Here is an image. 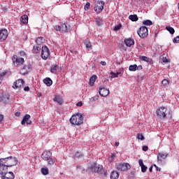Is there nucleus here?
Masks as SVG:
<instances>
[{
  "label": "nucleus",
  "instance_id": "obj_38",
  "mask_svg": "<svg viewBox=\"0 0 179 179\" xmlns=\"http://www.w3.org/2000/svg\"><path fill=\"white\" fill-rule=\"evenodd\" d=\"M166 29L168 31H169L170 34H173V33H176L174 28L171 27H166Z\"/></svg>",
  "mask_w": 179,
  "mask_h": 179
},
{
  "label": "nucleus",
  "instance_id": "obj_51",
  "mask_svg": "<svg viewBox=\"0 0 179 179\" xmlns=\"http://www.w3.org/2000/svg\"><path fill=\"white\" fill-rule=\"evenodd\" d=\"M96 100H97V98H96L94 96L90 99V101H91V102L96 101Z\"/></svg>",
  "mask_w": 179,
  "mask_h": 179
},
{
  "label": "nucleus",
  "instance_id": "obj_62",
  "mask_svg": "<svg viewBox=\"0 0 179 179\" xmlns=\"http://www.w3.org/2000/svg\"><path fill=\"white\" fill-rule=\"evenodd\" d=\"M85 170L83 169V170L81 171V173H85Z\"/></svg>",
  "mask_w": 179,
  "mask_h": 179
},
{
  "label": "nucleus",
  "instance_id": "obj_42",
  "mask_svg": "<svg viewBox=\"0 0 179 179\" xmlns=\"http://www.w3.org/2000/svg\"><path fill=\"white\" fill-rule=\"evenodd\" d=\"M121 27H122V25L121 24H119L118 25H116L113 30L114 31H118V30H120V29H121Z\"/></svg>",
  "mask_w": 179,
  "mask_h": 179
},
{
  "label": "nucleus",
  "instance_id": "obj_14",
  "mask_svg": "<svg viewBox=\"0 0 179 179\" xmlns=\"http://www.w3.org/2000/svg\"><path fill=\"white\" fill-rule=\"evenodd\" d=\"M1 179H15V174L13 172H6L3 176H0Z\"/></svg>",
  "mask_w": 179,
  "mask_h": 179
},
{
  "label": "nucleus",
  "instance_id": "obj_29",
  "mask_svg": "<svg viewBox=\"0 0 179 179\" xmlns=\"http://www.w3.org/2000/svg\"><path fill=\"white\" fill-rule=\"evenodd\" d=\"M120 177V173L117 171H113L110 173V179H118Z\"/></svg>",
  "mask_w": 179,
  "mask_h": 179
},
{
  "label": "nucleus",
  "instance_id": "obj_60",
  "mask_svg": "<svg viewBox=\"0 0 179 179\" xmlns=\"http://www.w3.org/2000/svg\"><path fill=\"white\" fill-rule=\"evenodd\" d=\"M115 146H116V147H117V146H120V143L116 142L115 144Z\"/></svg>",
  "mask_w": 179,
  "mask_h": 179
},
{
  "label": "nucleus",
  "instance_id": "obj_47",
  "mask_svg": "<svg viewBox=\"0 0 179 179\" xmlns=\"http://www.w3.org/2000/svg\"><path fill=\"white\" fill-rule=\"evenodd\" d=\"M89 8H90V3L87 2L86 4L85 5V9H89Z\"/></svg>",
  "mask_w": 179,
  "mask_h": 179
},
{
  "label": "nucleus",
  "instance_id": "obj_6",
  "mask_svg": "<svg viewBox=\"0 0 179 179\" xmlns=\"http://www.w3.org/2000/svg\"><path fill=\"white\" fill-rule=\"evenodd\" d=\"M104 9V1H98L95 2L94 10L96 13H101Z\"/></svg>",
  "mask_w": 179,
  "mask_h": 179
},
{
  "label": "nucleus",
  "instance_id": "obj_5",
  "mask_svg": "<svg viewBox=\"0 0 179 179\" xmlns=\"http://www.w3.org/2000/svg\"><path fill=\"white\" fill-rule=\"evenodd\" d=\"M115 169L119 171H128L131 169V165L128 163L121 162L116 164Z\"/></svg>",
  "mask_w": 179,
  "mask_h": 179
},
{
  "label": "nucleus",
  "instance_id": "obj_7",
  "mask_svg": "<svg viewBox=\"0 0 179 179\" xmlns=\"http://www.w3.org/2000/svg\"><path fill=\"white\" fill-rule=\"evenodd\" d=\"M139 37L141 38H145V37H148V27H140L139 31H137Z\"/></svg>",
  "mask_w": 179,
  "mask_h": 179
},
{
  "label": "nucleus",
  "instance_id": "obj_52",
  "mask_svg": "<svg viewBox=\"0 0 179 179\" xmlns=\"http://www.w3.org/2000/svg\"><path fill=\"white\" fill-rule=\"evenodd\" d=\"M24 92H29V91L30 90V87H25L24 88Z\"/></svg>",
  "mask_w": 179,
  "mask_h": 179
},
{
  "label": "nucleus",
  "instance_id": "obj_34",
  "mask_svg": "<svg viewBox=\"0 0 179 179\" xmlns=\"http://www.w3.org/2000/svg\"><path fill=\"white\" fill-rule=\"evenodd\" d=\"M139 59L141 61H144L145 62H152V59H149L148 57L146 56H140Z\"/></svg>",
  "mask_w": 179,
  "mask_h": 179
},
{
  "label": "nucleus",
  "instance_id": "obj_15",
  "mask_svg": "<svg viewBox=\"0 0 179 179\" xmlns=\"http://www.w3.org/2000/svg\"><path fill=\"white\" fill-rule=\"evenodd\" d=\"M1 100L4 104H8V103L10 101V95L6 93L3 94L2 96L1 97Z\"/></svg>",
  "mask_w": 179,
  "mask_h": 179
},
{
  "label": "nucleus",
  "instance_id": "obj_61",
  "mask_svg": "<svg viewBox=\"0 0 179 179\" xmlns=\"http://www.w3.org/2000/svg\"><path fill=\"white\" fill-rule=\"evenodd\" d=\"M77 169H82V166L78 165V166H77Z\"/></svg>",
  "mask_w": 179,
  "mask_h": 179
},
{
  "label": "nucleus",
  "instance_id": "obj_40",
  "mask_svg": "<svg viewBox=\"0 0 179 179\" xmlns=\"http://www.w3.org/2000/svg\"><path fill=\"white\" fill-rule=\"evenodd\" d=\"M75 157H78V159H80V157H83V155L79 152H76L74 155Z\"/></svg>",
  "mask_w": 179,
  "mask_h": 179
},
{
  "label": "nucleus",
  "instance_id": "obj_22",
  "mask_svg": "<svg viewBox=\"0 0 179 179\" xmlns=\"http://www.w3.org/2000/svg\"><path fill=\"white\" fill-rule=\"evenodd\" d=\"M54 101H56V103H58L60 106L64 104V100L62 99V96L57 95L55 96Z\"/></svg>",
  "mask_w": 179,
  "mask_h": 179
},
{
  "label": "nucleus",
  "instance_id": "obj_26",
  "mask_svg": "<svg viewBox=\"0 0 179 179\" xmlns=\"http://www.w3.org/2000/svg\"><path fill=\"white\" fill-rule=\"evenodd\" d=\"M124 44H126L127 47H131V45H134L135 44V41L131 38L125 39Z\"/></svg>",
  "mask_w": 179,
  "mask_h": 179
},
{
  "label": "nucleus",
  "instance_id": "obj_36",
  "mask_svg": "<svg viewBox=\"0 0 179 179\" xmlns=\"http://www.w3.org/2000/svg\"><path fill=\"white\" fill-rule=\"evenodd\" d=\"M41 173L43 176H47L49 173L48 168H41Z\"/></svg>",
  "mask_w": 179,
  "mask_h": 179
},
{
  "label": "nucleus",
  "instance_id": "obj_25",
  "mask_svg": "<svg viewBox=\"0 0 179 179\" xmlns=\"http://www.w3.org/2000/svg\"><path fill=\"white\" fill-rule=\"evenodd\" d=\"M20 22L21 23H23V24L29 23V17L26 15H22L20 17Z\"/></svg>",
  "mask_w": 179,
  "mask_h": 179
},
{
  "label": "nucleus",
  "instance_id": "obj_18",
  "mask_svg": "<svg viewBox=\"0 0 179 179\" xmlns=\"http://www.w3.org/2000/svg\"><path fill=\"white\" fill-rule=\"evenodd\" d=\"M50 72H51V73H55L56 75V73L57 72H59V66H58L56 64L51 65L50 66Z\"/></svg>",
  "mask_w": 179,
  "mask_h": 179
},
{
  "label": "nucleus",
  "instance_id": "obj_20",
  "mask_svg": "<svg viewBox=\"0 0 179 179\" xmlns=\"http://www.w3.org/2000/svg\"><path fill=\"white\" fill-rule=\"evenodd\" d=\"M138 164H139L140 167H141V172L146 173V171H148V166H145V164H143V160L139 159Z\"/></svg>",
  "mask_w": 179,
  "mask_h": 179
},
{
  "label": "nucleus",
  "instance_id": "obj_27",
  "mask_svg": "<svg viewBox=\"0 0 179 179\" xmlns=\"http://www.w3.org/2000/svg\"><path fill=\"white\" fill-rule=\"evenodd\" d=\"M6 173H8V168L6 166H3V165L0 164V177L3 176Z\"/></svg>",
  "mask_w": 179,
  "mask_h": 179
},
{
  "label": "nucleus",
  "instance_id": "obj_12",
  "mask_svg": "<svg viewBox=\"0 0 179 179\" xmlns=\"http://www.w3.org/2000/svg\"><path fill=\"white\" fill-rule=\"evenodd\" d=\"M24 86V80L23 79H18L15 81L13 85V89H20Z\"/></svg>",
  "mask_w": 179,
  "mask_h": 179
},
{
  "label": "nucleus",
  "instance_id": "obj_37",
  "mask_svg": "<svg viewBox=\"0 0 179 179\" xmlns=\"http://www.w3.org/2000/svg\"><path fill=\"white\" fill-rule=\"evenodd\" d=\"M121 74V72L117 71L116 73L110 72V78H118V75Z\"/></svg>",
  "mask_w": 179,
  "mask_h": 179
},
{
  "label": "nucleus",
  "instance_id": "obj_4",
  "mask_svg": "<svg viewBox=\"0 0 179 179\" xmlns=\"http://www.w3.org/2000/svg\"><path fill=\"white\" fill-rule=\"evenodd\" d=\"M101 170H103V166L101 165H97L96 164H91L86 170L88 173H101Z\"/></svg>",
  "mask_w": 179,
  "mask_h": 179
},
{
  "label": "nucleus",
  "instance_id": "obj_8",
  "mask_svg": "<svg viewBox=\"0 0 179 179\" xmlns=\"http://www.w3.org/2000/svg\"><path fill=\"white\" fill-rule=\"evenodd\" d=\"M8 160H7V168L8 167H12L13 166H16L17 164V158L15 157H8Z\"/></svg>",
  "mask_w": 179,
  "mask_h": 179
},
{
  "label": "nucleus",
  "instance_id": "obj_41",
  "mask_svg": "<svg viewBox=\"0 0 179 179\" xmlns=\"http://www.w3.org/2000/svg\"><path fill=\"white\" fill-rule=\"evenodd\" d=\"M54 29H55V30H56V31H61V23L59 24L58 25L54 26Z\"/></svg>",
  "mask_w": 179,
  "mask_h": 179
},
{
  "label": "nucleus",
  "instance_id": "obj_21",
  "mask_svg": "<svg viewBox=\"0 0 179 179\" xmlns=\"http://www.w3.org/2000/svg\"><path fill=\"white\" fill-rule=\"evenodd\" d=\"M60 25L62 33H68L69 31V25H66L65 23H60Z\"/></svg>",
  "mask_w": 179,
  "mask_h": 179
},
{
  "label": "nucleus",
  "instance_id": "obj_54",
  "mask_svg": "<svg viewBox=\"0 0 179 179\" xmlns=\"http://www.w3.org/2000/svg\"><path fill=\"white\" fill-rule=\"evenodd\" d=\"M96 24H98V26H101V21L99 20H96Z\"/></svg>",
  "mask_w": 179,
  "mask_h": 179
},
{
  "label": "nucleus",
  "instance_id": "obj_49",
  "mask_svg": "<svg viewBox=\"0 0 179 179\" xmlns=\"http://www.w3.org/2000/svg\"><path fill=\"white\" fill-rule=\"evenodd\" d=\"M143 152H148V149H149V148L148 147V145H144L143 146Z\"/></svg>",
  "mask_w": 179,
  "mask_h": 179
},
{
  "label": "nucleus",
  "instance_id": "obj_46",
  "mask_svg": "<svg viewBox=\"0 0 179 179\" xmlns=\"http://www.w3.org/2000/svg\"><path fill=\"white\" fill-rule=\"evenodd\" d=\"M85 45H86V48H87V50H92V44H90L89 42L86 41L85 43Z\"/></svg>",
  "mask_w": 179,
  "mask_h": 179
},
{
  "label": "nucleus",
  "instance_id": "obj_9",
  "mask_svg": "<svg viewBox=\"0 0 179 179\" xmlns=\"http://www.w3.org/2000/svg\"><path fill=\"white\" fill-rule=\"evenodd\" d=\"M50 57V49L46 45L42 47L41 58L42 59H47Z\"/></svg>",
  "mask_w": 179,
  "mask_h": 179
},
{
  "label": "nucleus",
  "instance_id": "obj_10",
  "mask_svg": "<svg viewBox=\"0 0 179 179\" xmlns=\"http://www.w3.org/2000/svg\"><path fill=\"white\" fill-rule=\"evenodd\" d=\"M13 62L15 66H20L24 63V59L22 57H17V55H14L13 58Z\"/></svg>",
  "mask_w": 179,
  "mask_h": 179
},
{
  "label": "nucleus",
  "instance_id": "obj_55",
  "mask_svg": "<svg viewBox=\"0 0 179 179\" xmlns=\"http://www.w3.org/2000/svg\"><path fill=\"white\" fill-rule=\"evenodd\" d=\"M15 117H20V112H17L15 113Z\"/></svg>",
  "mask_w": 179,
  "mask_h": 179
},
{
  "label": "nucleus",
  "instance_id": "obj_43",
  "mask_svg": "<svg viewBox=\"0 0 179 179\" xmlns=\"http://www.w3.org/2000/svg\"><path fill=\"white\" fill-rule=\"evenodd\" d=\"M114 160H115V154H111L110 157L109 158V162H110V163H113Z\"/></svg>",
  "mask_w": 179,
  "mask_h": 179
},
{
  "label": "nucleus",
  "instance_id": "obj_50",
  "mask_svg": "<svg viewBox=\"0 0 179 179\" xmlns=\"http://www.w3.org/2000/svg\"><path fill=\"white\" fill-rule=\"evenodd\" d=\"M76 106L77 107H82V106H83V103H82V101L78 102Z\"/></svg>",
  "mask_w": 179,
  "mask_h": 179
},
{
  "label": "nucleus",
  "instance_id": "obj_2",
  "mask_svg": "<svg viewBox=\"0 0 179 179\" xmlns=\"http://www.w3.org/2000/svg\"><path fill=\"white\" fill-rule=\"evenodd\" d=\"M155 114L160 120H165L167 118V115L170 114V111L167 110V108L161 106L156 110Z\"/></svg>",
  "mask_w": 179,
  "mask_h": 179
},
{
  "label": "nucleus",
  "instance_id": "obj_33",
  "mask_svg": "<svg viewBox=\"0 0 179 179\" xmlns=\"http://www.w3.org/2000/svg\"><path fill=\"white\" fill-rule=\"evenodd\" d=\"M137 69L138 65L136 64L130 65L129 66V71H130V72H135V71H137Z\"/></svg>",
  "mask_w": 179,
  "mask_h": 179
},
{
  "label": "nucleus",
  "instance_id": "obj_11",
  "mask_svg": "<svg viewBox=\"0 0 179 179\" xmlns=\"http://www.w3.org/2000/svg\"><path fill=\"white\" fill-rule=\"evenodd\" d=\"M9 33L8 32V29H0V41H5L6 38H8Z\"/></svg>",
  "mask_w": 179,
  "mask_h": 179
},
{
  "label": "nucleus",
  "instance_id": "obj_53",
  "mask_svg": "<svg viewBox=\"0 0 179 179\" xmlns=\"http://www.w3.org/2000/svg\"><path fill=\"white\" fill-rule=\"evenodd\" d=\"M142 69V65L137 66V71H141Z\"/></svg>",
  "mask_w": 179,
  "mask_h": 179
},
{
  "label": "nucleus",
  "instance_id": "obj_28",
  "mask_svg": "<svg viewBox=\"0 0 179 179\" xmlns=\"http://www.w3.org/2000/svg\"><path fill=\"white\" fill-rule=\"evenodd\" d=\"M43 83H45L46 86L50 87V86L52 85V80H51V78H45V79H43Z\"/></svg>",
  "mask_w": 179,
  "mask_h": 179
},
{
  "label": "nucleus",
  "instance_id": "obj_63",
  "mask_svg": "<svg viewBox=\"0 0 179 179\" xmlns=\"http://www.w3.org/2000/svg\"><path fill=\"white\" fill-rule=\"evenodd\" d=\"M164 61V62H166L167 61H166V60H163Z\"/></svg>",
  "mask_w": 179,
  "mask_h": 179
},
{
  "label": "nucleus",
  "instance_id": "obj_59",
  "mask_svg": "<svg viewBox=\"0 0 179 179\" xmlns=\"http://www.w3.org/2000/svg\"><path fill=\"white\" fill-rule=\"evenodd\" d=\"M155 166L156 167L157 171H160V168L157 167L156 165H155Z\"/></svg>",
  "mask_w": 179,
  "mask_h": 179
},
{
  "label": "nucleus",
  "instance_id": "obj_19",
  "mask_svg": "<svg viewBox=\"0 0 179 179\" xmlns=\"http://www.w3.org/2000/svg\"><path fill=\"white\" fill-rule=\"evenodd\" d=\"M29 71H30V66H24L20 71V74L24 76V75H27V73H29Z\"/></svg>",
  "mask_w": 179,
  "mask_h": 179
},
{
  "label": "nucleus",
  "instance_id": "obj_30",
  "mask_svg": "<svg viewBox=\"0 0 179 179\" xmlns=\"http://www.w3.org/2000/svg\"><path fill=\"white\" fill-rule=\"evenodd\" d=\"M96 79H97V76L93 75L92 77L90 78V86H94V83L96 82Z\"/></svg>",
  "mask_w": 179,
  "mask_h": 179
},
{
  "label": "nucleus",
  "instance_id": "obj_31",
  "mask_svg": "<svg viewBox=\"0 0 179 179\" xmlns=\"http://www.w3.org/2000/svg\"><path fill=\"white\" fill-rule=\"evenodd\" d=\"M36 43L37 44V45H41V44H43V41H44V38L40 36V37H38L36 39Z\"/></svg>",
  "mask_w": 179,
  "mask_h": 179
},
{
  "label": "nucleus",
  "instance_id": "obj_16",
  "mask_svg": "<svg viewBox=\"0 0 179 179\" xmlns=\"http://www.w3.org/2000/svg\"><path fill=\"white\" fill-rule=\"evenodd\" d=\"M24 124H27V125H30L31 124V120H30V115L26 114L22 120L21 121V124L24 125Z\"/></svg>",
  "mask_w": 179,
  "mask_h": 179
},
{
  "label": "nucleus",
  "instance_id": "obj_45",
  "mask_svg": "<svg viewBox=\"0 0 179 179\" xmlns=\"http://www.w3.org/2000/svg\"><path fill=\"white\" fill-rule=\"evenodd\" d=\"M162 83L163 86H167L170 83V81H169V80L164 79L162 81Z\"/></svg>",
  "mask_w": 179,
  "mask_h": 179
},
{
  "label": "nucleus",
  "instance_id": "obj_48",
  "mask_svg": "<svg viewBox=\"0 0 179 179\" xmlns=\"http://www.w3.org/2000/svg\"><path fill=\"white\" fill-rule=\"evenodd\" d=\"M173 43H179V36L174 38V39L173 40Z\"/></svg>",
  "mask_w": 179,
  "mask_h": 179
},
{
  "label": "nucleus",
  "instance_id": "obj_32",
  "mask_svg": "<svg viewBox=\"0 0 179 179\" xmlns=\"http://www.w3.org/2000/svg\"><path fill=\"white\" fill-rule=\"evenodd\" d=\"M129 19L131 20V22H138L139 18H138V15H130Z\"/></svg>",
  "mask_w": 179,
  "mask_h": 179
},
{
  "label": "nucleus",
  "instance_id": "obj_24",
  "mask_svg": "<svg viewBox=\"0 0 179 179\" xmlns=\"http://www.w3.org/2000/svg\"><path fill=\"white\" fill-rule=\"evenodd\" d=\"M8 157L0 159V165L8 169Z\"/></svg>",
  "mask_w": 179,
  "mask_h": 179
},
{
  "label": "nucleus",
  "instance_id": "obj_39",
  "mask_svg": "<svg viewBox=\"0 0 179 179\" xmlns=\"http://www.w3.org/2000/svg\"><path fill=\"white\" fill-rule=\"evenodd\" d=\"M137 139H140V141H144L145 136H143V134H142V133H138L137 134Z\"/></svg>",
  "mask_w": 179,
  "mask_h": 179
},
{
  "label": "nucleus",
  "instance_id": "obj_44",
  "mask_svg": "<svg viewBox=\"0 0 179 179\" xmlns=\"http://www.w3.org/2000/svg\"><path fill=\"white\" fill-rule=\"evenodd\" d=\"M6 75V72L3 71L2 73H0V83H2V79L3 78V76Z\"/></svg>",
  "mask_w": 179,
  "mask_h": 179
},
{
  "label": "nucleus",
  "instance_id": "obj_3",
  "mask_svg": "<svg viewBox=\"0 0 179 179\" xmlns=\"http://www.w3.org/2000/svg\"><path fill=\"white\" fill-rule=\"evenodd\" d=\"M70 122L73 125H81V124L83 122V115H82L80 113L73 115L70 118Z\"/></svg>",
  "mask_w": 179,
  "mask_h": 179
},
{
  "label": "nucleus",
  "instance_id": "obj_13",
  "mask_svg": "<svg viewBox=\"0 0 179 179\" xmlns=\"http://www.w3.org/2000/svg\"><path fill=\"white\" fill-rule=\"evenodd\" d=\"M99 93L101 97H107L110 94V91L107 88L99 87Z\"/></svg>",
  "mask_w": 179,
  "mask_h": 179
},
{
  "label": "nucleus",
  "instance_id": "obj_23",
  "mask_svg": "<svg viewBox=\"0 0 179 179\" xmlns=\"http://www.w3.org/2000/svg\"><path fill=\"white\" fill-rule=\"evenodd\" d=\"M40 51H41V45H34V48L32 50L33 54H38Z\"/></svg>",
  "mask_w": 179,
  "mask_h": 179
},
{
  "label": "nucleus",
  "instance_id": "obj_1",
  "mask_svg": "<svg viewBox=\"0 0 179 179\" xmlns=\"http://www.w3.org/2000/svg\"><path fill=\"white\" fill-rule=\"evenodd\" d=\"M41 158L45 162H48L49 166H54L55 159H52V153L50 151H45L41 155Z\"/></svg>",
  "mask_w": 179,
  "mask_h": 179
},
{
  "label": "nucleus",
  "instance_id": "obj_17",
  "mask_svg": "<svg viewBox=\"0 0 179 179\" xmlns=\"http://www.w3.org/2000/svg\"><path fill=\"white\" fill-rule=\"evenodd\" d=\"M169 156L167 152H158L157 154V162L162 163V159H166Z\"/></svg>",
  "mask_w": 179,
  "mask_h": 179
},
{
  "label": "nucleus",
  "instance_id": "obj_57",
  "mask_svg": "<svg viewBox=\"0 0 179 179\" xmlns=\"http://www.w3.org/2000/svg\"><path fill=\"white\" fill-rule=\"evenodd\" d=\"M20 55H22V56L26 55V52H23V51L20 52Z\"/></svg>",
  "mask_w": 179,
  "mask_h": 179
},
{
  "label": "nucleus",
  "instance_id": "obj_56",
  "mask_svg": "<svg viewBox=\"0 0 179 179\" xmlns=\"http://www.w3.org/2000/svg\"><path fill=\"white\" fill-rule=\"evenodd\" d=\"M101 64H102L103 66H106L107 65V63H106V62H101Z\"/></svg>",
  "mask_w": 179,
  "mask_h": 179
},
{
  "label": "nucleus",
  "instance_id": "obj_35",
  "mask_svg": "<svg viewBox=\"0 0 179 179\" xmlns=\"http://www.w3.org/2000/svg\"><path fill=\"white\" fill-rule=\"evenodd\" d=\"M143 24H144V26H152V24H153V22L150 20H147L143 21Z\"/></svg>",
  "mask_w": 179,
  "mask_h": 179
},
{
  "label": "nucleus",
  "instance_id": "obj_58",
  "mask_svg": "<svg viewBox=\"0 0 179 179\" xmlns=\"http://www.w3.org/2000/svg\"><path fill=\"white\" fill-rule=\"evenodd\" d=\"M152 170H153V166H150V169H149V171L150 173H152Z\"/></svg>",
  "mask_w": 179,
  "mask_h": 179
}]
</instances>
